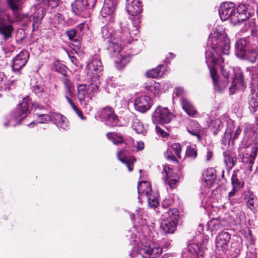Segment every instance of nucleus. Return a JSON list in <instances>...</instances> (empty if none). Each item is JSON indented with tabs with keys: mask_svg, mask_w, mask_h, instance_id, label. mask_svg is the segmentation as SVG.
<instances>
[{
	"mask_svg": "<svg viewBox=\"0 0 258 258\" xmlns=\"http://www.w3.org/2000/svg\"><path fill=\"white\" fill-rule=\"evenodd\" d=\"M257 128V125L254 126L252 124H247L245 125L244 133L246 135L250 137H252L255 135Z\"/></svg>",
	"mask_w": 258,
	"mask_h": 258,
	"instance_id": "4c0bfd02",
	"label": "nucleus"
},
{
	"mask_svg": "<svg viewBox=\"0 0 258 258\" xmlns=\"http://www.w3.org/2000/svg\"><path fill=\"white\" fill-rule=\"evenodd\" d=\"M171 148L174 151L176 156L179 158H181L180 153L181 152V146L178 143H173L171 146Z\"/></svg>",
	"mask_w": 258,
	"mask_h": 258,
	"instance_id": "09e8293b",
	"label": "nucleus"
},
{
	"mask_svg": "<svg viewBox=\"0 0 258 258\" xmlns=\"http://www.w3.org/2000/svg\"><path fill=\"white\" fill-rule=\"evenodd\" d=\"M118 4L117 0H105L104 5L100 11L103 18H109V21L113 22L115 10Z\"/></svg>",
	"mask_w": 258,
	"mask_h": 258,
	"instance_id": "2eb2a0df",
	"label": "nucleus"
},
{
	"mask_svg": "<svg viewBox=\"0 0 258 258\" xmlns=\"http://www.w3.org/2000/svg\"><path fill=\"white\" fill-rule=\"evenodd\" d=\"M211 126L216 128L213 132L215 135H216L222 127V122L220 120L216 119L211 123Z\"/></svg>",
	"mask_w": 258,
	"mask_h": 258,
	"instance_id": "49530a36",
	"label": "nucleus"
},
{
	"mask_svg": "<svg viewBox=\"0 0 258 258\" xmlns=\"http://www.w3.org/2000/svg\"><path fill=\"white\" fill-rule=\"evenodd\" d=\"M203 178L209 185H211L216 178V171L212 168H208L203 173Z\"/></svg>",
	"mask_w": 258,
	"mask_h": 258,
	"instance_id": "c85d7f7f",
	"label": "nucleus"
},
{
	"mask_svg": "<svg viewBox=\"0 0 258 258\" xmlns=\"http://www.w3.org/2000/svg\"><path fill=\"white\" fill-rule=\"evenodd\" d=\"M239 189H238V188H236L233 187V189H232V190L229 192V194H228V197H229V198H231V197H233V196L235 195V194L236 192L237 191H238Z\"/></svg>",
	"mask_w": 258,
	"mask_h": 258,
	"instance_id": "338daca9",
	"label": "nucleus"
},
{
	"mask_svg": "<svg viewBox=\"0 0 258 258\" xmlns=\"http://www.w3.org/2000/svg\"><path fill=\"white\" fill-rule=\"evenodd\" d=\"M162 252L161 247L154 243L142 244L139 248L138 256L142 258H157Z\"/></svg>",
	"mask_w": 258,
	"mask_h": 258,
	"instance_id": "39448f33",
	"label": "nucleus"
},
{
	"mask_svg": "<svg viewBox=\"0 0 258 258\" xmlns=\"http://www.w3.org/2000/svg\"><path fill=\"white\" fill-rule=\"evenodd\" d=\"M32 88L33 91L37 95H38L43 91V88L37 85L33 86Z\"/></svg>",
	"mask_w": 258,
	"mask_h": 258,
	"instance_id": "052dcab7",
	"label": "nucleus"
},
{
	"mask_svg": "<svg viewBox=\"0 0 258 258\" xmlns=\"http://www.w3.org/2000/svg\"><path fill=\"white\" fill-rule=\"evenodd\" d=\"M67 35L70 40H73L76 36L77 32L74 29L67 31Z\"/></svg>",
	"mask_w": 258,
	"mask_h": 258,
	"instance_id": "bf43d9fd",
	"label": "nucleus"
},
{
	"mask_svg": "<svg viewBox=\"0 0 258 258\" xmlns=\"http://www.w3.org/2000/svg\"><path fill=\"white\" fill-rule=\"evenodd\" d=\"M244 199L247 206L251 210H254L257 205V198L250 191L244 192Z\"/></svg>",
	"mask_w": 258,
	"mask_h": 258,
	"instance_id": "a878e982",
	"label": "nucleus"
},
{
	"mask_svg": "<svg viewBox=\"0 0 258 258\" xmlns=\"http://www.w3.org/2000/svg\"><path fill=\"white\" fill-rule=\"evenodd\" d=\"M166 158L170 161H173L175 163H178L177 160L176 159L173 153L170 151H167L164 153Z\"/></svg>",
	"mask_w": 258,
	"mask_h": 258,
	"instance_id": "5fc2aeb1",
	"label": "nucleus"
},
{
	"mask_svg": "<svg viewBox=\"0 0 258 258\" xmlns=\"http://www.w3.org/2000/svg\"><path fill=\"white\" fill-rule=\"evenodd\" d=\"M231 182L233 187L239 189L242 185L241 182L237 178L236 174H233L231 177Z\"/></svg>",
	"mask_w": 258,
	"mask_h": 258,
	"instance_id": "a18cd8bd",
	"label": "nucleus"
},
{
	"mask_svg": "<svg viewBox=\"0 0 258 258\" xmlns=\"http://www.w3.org/2000/svg\"><path fill=\"white\" fill-rule=\"evenodd\" d=\"M185 154L186 156L189 158H196L197 156V150L196 146H188L186 148Z\"/></svg>",
	"mask_w": 258,
	"mask_h": 258,
	"instance_id": "ea45409f",
	"label": "nucleus"
},
{
	"mask_svg": "<svg viewBox=\"0 0 258 258\" xmlns=\"http://www.w3.org/2000/svg\"><path fill=\"white\" fill-rule=\"evenodd\" d=\"M186 128L190 135L196 136L199 141L201 140L200 134L202 132V128L197 121H191Z\"/></svg>",
	"mask_w": 258,
	"mask_h": 258,
	"instance_id": "412c9836",
	"label": "nucleus"
},
{
	"mask_svg": "<svg viewBox=\"0 0 258 258\" xmlns=\"http://www.w3.org/2000/svg\"><path fill=\"white\" fill-rule=\"evenodd\" d=\"M162 174L164 180L168 183L171 188L175 187L177 183L179 182L180 178L179 175L175 173L173 169L170 168L167 166H165L163 168Z\"/></svg>",
	"mask_w": 258,
	"mask_h": 258,
	"instance_id": "dca6fc26",
	"label": "nucleus"
},
{
	"mask_svg": "<svg viewBox=\"0 0 258 258\" xmlns=\"http://www.w3.org/2000/svg\"><path fill=\"white\" fill-rule=\"evenodd\" d=\"M86 7L88 9H92L94 7L96 0H83Z\"/></svg>",
	"mask_w": 258,
	"mask_h": 258,
	"instance_id": "4d7b16f0",
	"label": "nucleus"
},
{
	"mask_svg": "<svg viewBox=\"0 0 258 258\" xmlns=\"http://www.w3.org/2000/svg\"><path fill=\"white\" fill-rule=\"evenodd\" d=\"M258 107V96L256 94H252L249 98V107L250 111L254 112Z\"/></svg>",
	"mask_w": 258,
	"mask_h": 258,
	"instance_id": "c9c22d12",
	"label": "nucleus"
},
{
	"mask_svg": "<svg viewBox=\"0 0 258 258\" xmlns=\"http://www.w3.org/2000/svg\"><path fill=\"white\" fill-rule=\"evenodd\" d=\"M152 188L150 183L146 181L140 182L138 185V191L139 194V200H140L141 197L144 196H147L152 191Z\"/></svg>",
	"mask_w": 258,
	"mask_h": 258,
	"instance_id": "393cba45",
	"label": "nucleus"
},
{
	"mask_svg": "<svg viewBox=\"0 0 258 258\" xmlns=\"http://www.w3.org/2000/svg\"><path fill=\"white\" fill-rule=\"evenodd\" d=\"M100 116L102 121L107 126H115L118 123V116L115 113L114 109L110 106H106L101 110Z\"/></svg>",
	"mask_w": 258,
	"mask_h": 258,
	"instance_id": "9b49d317",
	"label": "nucleus"
},
{
	"mask_svg": "<svg viewBox=\"0 0 258 258\" xmlns=\"http://www.w3.org/2000/svg\"><path fill=\"white\" fill-rule=\"evenodd\" d=\"M160 86L158 83L154 82L150 85H147L145 86V88L150 92L156 94L159 90Z\"/></svg>",
	"mask_w": 258,
	"mask_h": 258,
	"instance_id": "79ce46f5",
	"label": "nucleus"
},
{
	"mask_svg": "<svg viewBox=\"0 0 258 258\" xmlns=\"http://www.w3.org/2000/svg\"><path fill=\"white\" fill-rule=\"evenodd\" d=\"M123 152L122 151H119L117 153V158L123 163L125 164L128 168L129 171H132L133 169L134 164L136 161V159L134 157H132L130 159H126L123 156Z\"/></svg>",
	"mask_w": 258,
	"mask_h": 258,
	"instance_id": "7c9ffc66",
	"label": "nucleus"
},
{
	"mask_svg": "<svg viewBox=\"0 0 258 258\" xmlns=\"http://www.w3.org/2000/svg\"><path fill=\"white\" fill-rule=\"evenodd\" d=\"M29 53L26 50L21 51L13 59V70L18 71L22 69L27 63Z\"/></svg>",
	"mask_w": 258,
	"mask_h": 258,
	"instance_id": "a211bd4d",
	"label": "nucleus"
},
{
	"mask_svg": "<svg viewBox=\"0 0 258 258\" xmlns=\"http://www.w3.org/2000/svg\"><path fill=\"white\" fill-rule=\"evenodd\" d=\"M152 105V101L147 96H142L136 99L134 102L135 109L141 112L144 113L149 110Z\"/></svg>",
	"mask_w": 258,
	"mask_h": 258,
	"instance_id": "f3484780",
	"label": "nucleus"
},
{
	"mask_svg": "<svg viewBox=\"0 0 258 258\" xmlns=\"http://www.w3.org/2000/svg\"><path fill=\"white\" fill-rule=\"evenodd\" d=\"M62 116L63 115L56 113H53L50 115L51 117V120L54 123L56 124L57 126L58 122L60 121L61 119H62Z\"/></svg>",
	"mask_w": 258,
	"mask_h": 258,
	"instance_id": "603ef678",
	"label": "nucleus"
},
{
	"mask_svg": "<svg viewBox=\"0 0 258 258\" xmlns=\"http://www.w3.org/2000/svg\"><path fill=\"white\" fill-rule=\"evenodd\" d=\"M66 98L69 104L71 105L72 108L74 110L78 115L82 119H83L82 111L74 104V103L67 95H66Z\"/></svg>",
	"mask_w": 258,
	"mask_h": 258,
	"instance_id": "37998d69",
	"label": "nucleus"
},
{
	"mask_svg": "<svg viewBox=\"0 0 258 258\" xmlns=\"http://www.w3.org/2000/svg\"><path fill=\"white\" fill-rule=\"evenodd\" d=\"M14 22L9 14L4 13L0 15V34L6 41L12 37L13 27L11 25H6V22L12 23Z\"/></svg>",
	"mask_w": 258,
	"mask_h": 258,
	"instance_id": "9d476101",
	"label": "nucleus"
},
{
	"mask_svg": "<svg viewBox=\"0 0 258 258\" xmlns=\"http://www.w3.org/2000/svg\"><path fill=\"white\" fill-rule=\"evenodd\" d=\"M68 55L72 62L76 66H78V60L77 58L74 56L71 55L70 54H68Z\"/></svg>",
	"mask_w": 258,
	"mask_h": 258,
	"instance_id": "0e129e2a",
	"label": "nucleus"
},
{
	"mask_svg": "<svg viewBox=\"0 0 258 258\" xmlns=\"http://www.w3.org/2000/svg\"><path fill=\"white\" fill-rule=\"evenodd\" d=\"M78 98L80 102L89 101L91 97L87 93V87L85 85H80L78 86Z\"/></svg>",
	"mask_w": 258,
	"mask_h": 258,
	"instance_id": "c756f323",
	"label": "nucleus"
},
{
	"mask_svg": "<svg viewBox=\"0 0 258 258\" xmlns=\"http://www.w3.org/2000/svg\"><path fill=\"white\" fill-rule=\"evenodd\" d=\"M224 162L227 168H232L236 161V159L234 158L230 153L229 152H225L224 153Z\"/></svg>",
	"mask_w": 258,
	"mask_h": 258,
	"instance_id": "f704fd0d",
	"label": "nucleus"
},
{
	"mask_svg": "<svg viewBox=\"0 0 258 258\" xmlns=\"http://www.w3.org/2000/svg\"><path fill=\"white\" fill-rule=\"evenodd\" d=\"M181 104L182 109L186 114L191 117H195L198 115V111L191 102L185 98H181Z\"/></svg>",
	"mask_w": 258,
	"mask_h": 258,
	"instance_id": "aec40b11",
	"label": "nucleus"
},
{
	"mask_svg": "<svg viewBox=\"0 0 258 258\" xmlns=\"http://www.w3.org/2000/svg\"><path fill=\"white\" fill-rule=\"evenodd\" d=\"M258 151V145H255L251 150V154L243 157V161L248 164V167L250 171H252V165L254 162L255 159Z\"/></svg>",
	"mask_w": 258,
	"mask_h": 258,
	"instance_id": "bb28decb",
	"label": "nucleus"
},
{
	"mask_svg": "<svg viewBox=\"0 0 258 258\" xmlns=\"http://www.w3.org/2000/svg\"><path fill=\"white\" fill-rule=\"evenodd\" d=\"M66 98L69 104L71 105L72 108L74 110L78 115L82 119H83L82 111L74 104V103L67 95H66Z\"/></svg>",
	"mask_w": 258,
	"mask_h": 258,
	"instance_id": "c03bdc74",
	"label": "nucleus"
},
{
	"mask_svg": "<svg viewBox=\"0 0 258 258\" xmlns=\"http://www.w3.org/2000/svg\"><path fill=\"white\" fill-rule=\"evenodd\" d=\"M241 245L240 244H238L237 247L235 248V249L234 250V253L233 254L234 257H236L238 255V254H239L240 250H241Z\"/></svg>",
	"mask_w": 258,
	"mask_h": 258,
	"instance_id": "e2e57ef3",
	"label": "nucleus"
},
{
	"mask_svg": "<svg viewBox=\"0 0 258 258\" xmlns=\"http://www.w3.org/2000/svg\"><path fill=\"white\" fill-rule=\"evenodd\" d=\"M57 126L62 129L66 130L68 127V122L67 118L62 116V119L57 123Z\"/></svg>",
	"mask_w": 258,
	"mask_h": 258,
	"instance_id": "864d4df0",
	"label": "nucleus"
},
{
	"mask_svg": "<svg viewBox=\"0 0 258 258\" xmlns=\"http://www.w3.org/2000/svg\"><path fill=\"white\" fill-rule=\"evenodd\" d=\"M7 3L11 10H12L14 17H19V12L22 9L23 0H7Z\"/></svg>",
	"mask_w": 258,
	"mask_h": 258,
	"instance_id": "4be33fe9",
	"label": "nucleus"
},
{
	"mask_svg": "<svg viewBox=\"0 0 258 258\" xmlns=\"http://www.w3.org/2000/svg\"><path fill=\"white\" fill-rule=\"evenodd\" d=\"M168 217L163 219L161 228L165 233H172L175 230L178 218V211L176 209L170 210L167 213Z\"/></svg>",
	"mask_w": 258,
	"mask_h": 258,
	"instance_id": "423d86ee",
	"label": "nucleus"
},
{
	"mask_svg": "<svg viewBox=\"0 0 258 258\" xmlns=\"http://www.w3.org/2000/svg\"><path fill=\"white\" fill-rule=\"evenodd\" d=\"M120 28L113 31L109 26H104L101 29V34L104 39H109L108 50L111 56L114 58L116 63L120 64L121 67H124L130 62V55L125 54L122 50V47L125 44L137 40L139 35L138 28L133 25L122 26L120 24Z\"/></svg>",
	"mask_w": 258,
	"mask_h": 258,
	"instance_id": "f257e3e1",
	"label": "nucleus"
},
{
	"mask_svg": "<svg viewBox=\"0 0 258 258\" xmlns=\"http://www.w3.org/2000/svg\"><path fill=\"white\" fill-rule=\"evenodd\" d=\"M234 77L232 79V84L229 87L230 94H233L236 91L243 90L244 87V81L241 70L236 68L233 69Z\"/></svg>",
	"mask_w": 258,
	"mask_h": 258,
	"instance_id": "4468645a",
	"label": "nucleus"
},
{
	"mask_svg": "<svg viewBox=\"0 0 258 258\" xmlns=\"http://www.w3.org/2000/svg\"><path fill=\"white\" fill-rule=\"evenodd\" d=\"M72 11L76 15L83 16L87 8L82 1L77 0L72 4Z\"/></svg>",
	"mask_w": 258,
	"mask_h": 258,
	"instance_id": "cd10ccee",
	"label": "nucleus"
},
{
	"mask_svg": "<svg viewBox=\"0 0 258 258\" xmlns=\"http://www.w3.org/2000/svg\"><path fill=\"white\" fill-rule=\"evenodd\" d=\"M126 9L127 13L132 16L140 14L142 12L141 0H126Z\"/></svg>",
	"mask_w": 258,
	"mask_h": 258,
	"instance_id": "6ab92c4d",
	"label": "nucleus"
},
{
	"mask_svg": "<svg viewBox=\"0 0 258 258\" xmlns=\"http://www.w3.org/2000/svg\"><path fill=\"white\" fill-rule=\"evenodd\" d=\"M215 51L214 47H212L206 51V62L208 66L213 80L214 90L216 92H222L227 88L229 80L227 78L219 77L217 75L215 70L213 68L214 64L216 63L215 60H216V57L217 56L214 55V52Z\"/></svg>",
	"mask_w": 258,
	"mask_h": 258,
	"instance_id": "20e7f679",
	"label": "nucleus"
},
{
	"mask_svg": "<svg viewBox=\"0 0 258 258\" xmlns=\"http://www.w3.org/2000/svg\"><path fill=\"white\" fill-rule=\"evenodd\" d=\"M230 239V236L228 232L223 231L220 233L216 238V252L221 255L225 254L228 249Z\"/></svg>",
	"mask_w": 258,
	"mask_h": 258,
	"instance_id": "ddd939ff",
	"label": "nucleus"
},
{
	"mask_svg": "<svg viewBox=\"0 0 258 258\" xmlns=\"http://www.w3.org/2000/svg\"><path fill=\"white\" fill-rule=\"evenodd\" d=\"M42 2L44 5L54 8L58 6L59 0H42Z\"/></svg>",
	"mask_w": 258,
	"mask_h": 258,
	"instance_id": "8fccbe9b",
	"label": "nucleus"
},
{
	"mask_svg": "<svg viewBox=\"0 0 258 258\" xmlns=\"http://www.w3.org/2000/svg\"><path fill=\"white\" fill-rule=\"evenodd\" d=\"M213 156V153L210 150L208 149L206 155V159L207 161H209Z\"/></svg>",
	"mask_w": 258,
	"mask_h": 258,
	"instance_id": "774afa93",
	"label": "nucleus"
},
{
	"mask_svg": "<svg viewBox=\"0 0 258 258\" xmlns=\"http://www.w3.org/2000/svg\"><path fill=\"white\" fill-rule=\"evenodd\" d=\"M233 3H223L219 10V16L222 21L229 19L231 23L236 25L243 22L254 13L253 8L250 5L241 4L236 9Z\"/></svg>",
	"mask_w": 258,
	"mask_h": 258,
	"instance_id": "7ed1b4c3",
	"label": "nucleus"
},
{
	"mask_svg": "<svg viewBox=\"0 0 258 258\" xmlns=\"http://www.w3.org/2000/svg\"><path fill=\"white\" fill-rule=\"evenodd\" d=\"M144 148V143L142 142H139L137 144V149L138 151L142 150Z\"/></svg>",
	"mask_w": 258,
	"mask_h": 258,
	"instance_id": "69168bd1",
	"label": "nucleus"
},
{
	"mask_svg": "<svg viewBox=\"0 0 258 258\" xmlns=\"http://www.w3.org/2000/svg\"><path fill=\"white\" fill-rule=\"evenodd\" d=\"M172 116V114L167 108L159 106L152 114V121L156 124L168 123Z\"/></svg>",
	"mask_w": 258,
	"mask_h": 258,
	"instance_id": "1a4fd4ad",
	"label": "nucleus"
},
{
	"mask_svg": "<svg viewBox=\"0 0 258 258\" xmlns=\"http://www.w3.org/2000/svg\"><path fill=\"white\" fill-rule=\"evenodd\" d=\"M205 250L203 244L190 243L183 250L182 258H203Z\"/></svg>",
	"mask_w": 258,
	"mask_h": 258,
	"instance_id": "0eeeda50",
	"label": "nucleus"
},
{
	"mask_svg": "<svg viewBox=\"0 0 258 258\" xmlns=\"http://www.w3.org/2000/svg\"><path fill=\"white\" fill-rule=\"evenodd\" d=\"M16 18L19 20H22V21H24L26 24H27L31 22L30 17L28 14L22 15L20 16L19 14V17Z\"/></svg>",
	"mask_w": 258,
	"mask_h": 258,
	"instance_id": "13d9d810",
	"label": "nucleus"
},
{
	"mask_svg": "<svg viewBox=\"0 0 258 258\" xmlns=\"http://www.w3.org/2000/svg\"><path fill=\"white\" fill-rule=\"evenodd\" d=\"M132 120L131 127L137 134H142L145 135L146 131L143 123L140 120L134 115L131 116Z\"/></svg>",
	"mask_w": 258,
	"mask_h": 258,
	"instance_id": "5701e85b",
	"label": "nucleus"
},
{
	"mask_svg": "<svg viewBox=\"0 0 258 258\" xmlns=\"http://www.w3.org/2000/svg\"><path fill=\"white\" fill-rule=\"evenodd\" d=\"M208 47L206 51H208L209 48L214 47L215 51L214 52V55L217 56L216 60H215L216 63L214 64V68L217 72V70L219 67L221 70L223 78H227L230 75V72L231 69L223 65L224 63L223 58L221 55L223 54H228L230 48V40L225 34H220L217 37L213 36L210 37L208 40Z\"/></svg>",
	"mask_w": 258,
	"mask_h": 258,
	"instance_id": "f03ea898",
	"label": "nucleus"
},
{
	"mask_svg": "<svg viewBox=\"0 0 258 258\" xmlns=\"http://www.w3.org/2000/svg\"><path fill=\"white\" fill-rule=\"evenodd\" d=\"M163 66L160 65L157 68L153 69L147 72L146 75L150 78H157L160 77L162 75V72L160 71V68Z\"/></svg>",
	"mask_w": 258,
	"mask_h": 258,
	"instance_id": "58836bf2",
	"label": "nucleus"
},
{
	"mask_svg": "<svg viewBox=\"0 0 258 258\" xmlns=\"http://www.w3.org/2000/svg\"><path fill=\"white\" fill-rule=\"evenodd\" d=\"M61 80L65 87L66 92L68 93L71 97L74 96V87L70 78L68 76H63Z\"/></svg>",
	"mask_w": 258,
	"mask_h": 258,
	"instance_id": "72a5a7b5",
	"label": "nucleus"
},
{
	"mask_svg": "<svg viewBox=\"0 0 258 258\" xmlns=\"http://www.w3.org/2000/svg\"><path fill=\"white\" fill-rule=\"evenodd\" d=\"M31 108V103L29 98L25 97L12 113V117L15 120H21L27 116Z\"/></svg>",
	"mask_w": 258,
	"mask_h": 258,
	"instance_id": "6e6552de",
	"label": "nucleus"
},
{
	"mask_svg": "<svg viewBox=\"0 0 258 258\" xmlns=\"http://www.w3.org/2000/svg\"><path fill=\"white\" fill-rule=\"evenodd\" d=\"M36 114L38 117V119L36 120V121L38 123H45L51 120V117L50 115L45 114L44 113H36Z\"/></svg>",
	"mask_w": 258,
	"mask_h": 258,
	"instance_id": "a19ab883",
	"label": "nucleus"
},
{
	"mask_svg": "<svg viewBox=\"0 0 258 258\" xmlns=\"http://www.w3.org/2000/svg\"><path fill=\"white\" fill-rule=\"evenodd\" d=\"M247 59L251 62H255L257 59V53L254 50L249 51L247 54L245 53Z\"/></svg>",
	"mask_w": 258,
	"mask_h": 258,
	"instance_id": "de8ad7c7",
	"label": "nucleus"
},
{
	"mask_svg": "<svg viewBox=\"0 0 258 258\" xmlns=\"http://www.w3.org/2000/svg\"><path fill=\"white\" fill-rule=\"evenodd\" d=\"M86 79L89 84V89L93 92H96L99 90V85L100 84V77H92L91 78H87Z\"/></svg>",
	"mask_w": 258,
	"mask_h": 258,
	"instance_id": "2f4dec72",
	"label": "nucleus"
},
{
	"mask_svg": "<svg viewBox=\"0 0 258 258\" xmlns=\"http://www.w3.org/2000/svg\"><path fill=\"white\" fill-rule=\"evenodd\" d=\"M246 40L245 38H241L238 40L235 43L236 51L235 54L239 58H243L245 55V47Z\"/></svg>",
	"mask_w": 258,
	"mask_h": 258,
	"instance_id": "b1692460",
	"label": "nucleus"
},
{
	"mask_svg": "<svg viewBox=\"0 0 258 258\" xmlns=\"http://www.w3.org/2000/svg\"><path fill=\"white\" fill-rule=\"evenodd\" d=\"M56 70L61 74L63 76H67L68 69L63 64H60L59 67L56 68Z\"/></svg>",
	"mask_w": 258,
	"mask_h": 258,
	"instance_id": "6e6d98bb",
	"label": "nucleus"
},
{
	"mask_svg": "<svg viewBox=\"0 0 258 258\" xmlns=\"http://www.w3.org/2000/svg\"><path fill=\"white\" fill-rule=\"evenodd\" d=\"M159 195L158 192L152 190L146 197L148 199V204L151 207H156L159 204Z\"/></svg>",
	"mask_w": 258,
	"mask_h": 258,
	"instance_id": "473e14b6",
	"label": "nucleus"
},
{
	"mask_svg": "<svg viewBox=\"0 0 258 258\" xmlns=\"http://www.w3.org/2000/svg\"><path fill=\"white\" fill-rule=\"evenodd\" d=\"M103 70V66L101 60L94 58L89 62L85 68V72L87 78L92 77H100Z\"/></svg>",
	"mask_w": 258,
	"mask_h": 258,
	"instance_id": "f8f14e48",
	"label": "nucleus"
},
{
	"mask_svg": "<svg viewBox=\"0 0 258 258\" xmlns=\"http://www.w3.org/2000/svg\"><path fill=\"white\" fill-rule=\"evenodd\" d=\"M106 136L109 140L112 142L114 144H118L123 142V139L120 136L115 133H108Z\"/></svg>",
	"mask_w": 258,
	"mask_h": 258,
	"instance_id": "e433bc0d",
	"label": "nucleus"
},
{
	"mask_svg": "<svg viewBox=\"0 0 258 258\" xmlns=\"http://www.w3.org/2000/svg\"><path fill=\"white\" fill-rule=\"evenodd\" d=\"M246 71L249 72L252 79H254L258 77V75L257 74V68L255 67H249L246 69Z\"/></svg>",
	"mask_w": 258,
	"mask_h": 258,
	"instance_id": "3c124183",
	"label": "nucleus"
},
{
	"mask_svg": "<svg viewBox=\"0 0 258 258\" xmlns=\"http://www.w3.org/2000/svg\"><path fill=\"white\" fill-rule=\"evenodd\" d=\"M183 93V89L180 87L175 88L174 91V94H175L176 96H180L182 95Z\"/></svg>",
	"mask_w": 258,
	"mask_h": 258,
	"instance_id": "680f3d73",
	"label": "nucleus"
}]
</instances>
